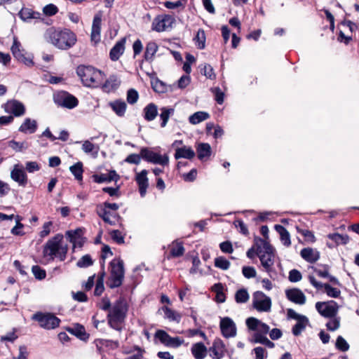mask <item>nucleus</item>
Instances as JSON below:
<instances>
[{"label":"nucleus","instance_id":"f257e3e1","mask_svg":"<svg viewBox=\"0 0 359 359\" xmlns=\"http://www.w3.org/2000/svg\"><path fill=\"white\" fill-rule=\"evenodd\" d=\"M45 39L55 48L67 50L72 48L77 41L74 32L69 29H56L53 27L46 29Z\"/></svg>","mask_w":359,"mask_h":359},{"label":"nucleus","instance_id":"f03ea898","mask_svg":"<svg viewBox=\"0 0 359 359\" xmlns=\"http://www.w3.org/2000/svg\"><path fill=\"white\" fill-rule=\"evenodd\" d=\"M64 236L57 233L47 241L43 247L42 254L43 258L48 262L57 259L64 262L67 255L68 245L63 243Z\"/></svg>","mask_w":359,"mask_h":359},{"label":"nucleus","instance_id":"7ed1b4c3","mask_svg":"<svg viewBox=\"0 0 359 359\" xmlns=\"http://www.w3.org/2000/svg\"><path fill=\"white\" fill-rule=\"evenodd\" d=\"M128 305L123 297H119L112 305L107 316L109 326L118 332L123 330L127 317Z\"/></svg>","mask_w":359,"mask_h":359},{"label":"nucleus","instance_id":"20e7f679","mask_svg":"<svg viewBox=\"0 0 359 359\" xmlns=\"http://www.w3.org/2000/svg\"><path fill=\"white\" fill-rule=\"evenodd\" d=\"M256 247L257 255L259 258L262 266L271 276L272 273L274 272L275 250L267 241L262 238L256 240Z\"/></svg>","mask_w":359,"mask_h":359},{"label":"nucleus","instance_id":"39448f33","mask_svg":"<svg viewBox=\"0 0 359 359\" xmlns=\"http://www.w3.org/2000/svg\"><path fill=\"white\" fill-rule=\"evenodd\" d=\"M76 74L87 87H98L104 79L103 72L92 66L79 65L76 68Z\"/></svg>","mask_w":359,"mask_h":359},{"label":"nucleus","instance_id":"423d86ee","mask_svg":"<svg viewBox=\"0 0 359 359\" xmlns=\"http://www.w3.org/2000/svg\"><path fill=\"white\" fill-rule=\"evenodd\" d=\"M125 276L124 262L120 257L113 259L109 263V276L107 282V286L111 288L120 287Z\"/></svg>","mask_w":359,"mask_h":359},{"label":"nucleus","instance_id":"0eeeda50","mask_svg":"<svg viewBox=\"0 0 359 359\" xmlns=\"http://www.w3.org/2000/svg\"><path fill=\"white\" fill-rule=\"evenodd\" d=\"M53 101L57 106L69 109L75 108L79 104V100L74 95L64 90L55 93Z\"/></svg>","mask_w":359,"mask_h":359},{"label":"nucleus","instance_id":"6e6552de","mask_svg":"<svg viewBox=\"0 0 359 359\" xmlns=\"http://www.w3.org/2000/svg\"><path fill=\"white\" fill-rule=\"evenodd\" d=\"M11 50L13 57L19 62L25 64L27 67L34 65L33 56L31 54L27 55L25 49L22 47L20 42L16 36L13 37V45Z\"/></svg>","mask_w":359,"mask_h":359},{"label":"nucleus","instance_id":"1a4fd4ad","mask_svg":"<svg viewBox=\"0 0 359 359\" xmlns=\"http://www.w3.org/2000/svg\"><path fill=\"white\" fill-rule=\"evenodd\" d=\"M32 319L37 321L40 326L46 330L55 329L60 325V320L50 313L37 312L33 315Z\"/></svg>","mask_w":359,"mask_h":359},{"label":"nucleus","instance_id":"9d476101","mask_svg":"<svg viewBox=\"0 0 359 359\" xmlns=\"http://www.w3.org/2000/svg\"><path fill=\"white\" fill-rule=\"evenodd\" d=\"M253 307L259 312H269L271 309V299L263 292L257 291L252 295Z\"/></svg>","mask_w":359,"mask_h":359},{"label":"nucleus","instance_id":"9b49d317","mask_svg":"<svg viewBox=\"0 0 359 359\" xmlns=\"http://www.w3.org/2000/svg\"><path fill=\"white\" fill-rule=\"evenodd\" d=\"M175 22V19L171 15H158L153 20L151 29L157 32H165L172 28Z\"/></svg>","mask_w":359,"mask_h":359},{"label":"nucleus","instance_id":"f8f14e48","mask_svg":"<svg viewBox=\"0 0 359 359\" xmlns=\"http://www.w3.org/2000/svg\"><path fill=\"white\" fill-rule=\"evenodd\" d=\"M287 315L289 318L297 320V323L292 327V332L294 336H299L309 325V320L308 318L306 316L297 313L292 309H287Z\"/></svg>","mask_w":359,"mask_h":359},{"label":"nucleus","instance_id":"ddd939ff","mask_svg":"<svg viewBox=\"0 0 359 359\" xmlns=\"http://www.w3.org/2000/svg\"><path fill=\"white\" fill-rule=\"evenodd\" d=\"M96 213L105 223L111 226H115L117 224L121 225V222L122 218L117 212L111 211L104 207L97 205Z\"/></svg>","mask_w":359,"mask_h":359},{"label":"nucleus","instance_id":"4468645a","mask_svg":"<svg viewBox=\"0 0 359 359\" xmlns=\"http://www.w3.org/2000/svg\"><path fill=\"white\" fill-rule=\"evenodd\" d=\"M141 156L144 161L154 164L165 165L168 163L167 156H161L147 147H142L141 149Z\"/></svg>","mask_w":359,"mask_h":359},{"label":"nucleus","instance_id":"2eb2a0df","mask_svg":"<svg viewBox=\"0 0 359 359\" xmlns=\"http://www.w3.org/2000/svg\"><path fill=\"white\" fill-rule=\"evenodd\" d=\"M316 309L322 316L332 318L337 315L339 306L334 301L318 302L316 304Z\"/></svg>","mask_w":359,"mask_h":359},{"label":"nucleus","instance_id":"dca6fc26","mask_svg":"<svg viewBox=\"0 0 359 359\" xmlns=\"http://www.w3.org/2000/svg\"><path fill=\"white\" fill-rule=\"evenodd\" d=\"M220 329L222 335L226 338L233 337L236 334V327L234 322L229 317L221 318Z\"/></svg>","mask_w":359,"mask_h":359},{"label":"nucleus","instance_id":"f3484780","mask_svg":"<svg viewBox=\"0 0 359 359\" xmlns=\"http://www.w3.org/2000/svg\"><path fill=\"white\" fill-rule=\"evenodd\" d=\"M155 337L166 346L174 348L180 346V337H172L164 330H157L155 333Z\"/></svg>","mask_w":359,"mask_h":359},{"label":"nucleus","instance_id":"a211bd4d","mask_svg":"<svg viewBox=\"0 0 359 359\" xmlns=\"http://www.w3.org/2000/svg\"><path fill=\"white\" fill-rule=\"evenodd\" d=\"M4 110L6 113L11 114L16 117L21 116L25 114V105L15 100L8 101L5 104Z\"/></svg>","mask_w":359,"mask_h":359},{"label":"nucleus","instance_id":"6ab92c4d","mask_svg":"<svg viewBox=\"0 0 359 359\" xmlns=\"http://www.w3.org/2000/svg\"><path fill=\"white\" fill-rule=\"evenodd\" d=\"M246 325L250 330L255 331L256 333L266 334L270 330L268 325L253 317L246 320Z\"/></svg>","mask_w":359,"mask_h":359},{"label":"nucleus","instance_id":"aec40b11","mask_svg":"<svg viewBox=\"0 0 359 359\" xmlns=\"http://www.w3.org/2000/svg\"><path fill=\"white\" fill-rule=\"evenodd\" d=\"M287 298L292 302L303 305L306 303V297L303 292L298 288H292L285 290Z\"/></svg>","mask_w":359,"mask_h":359},{"label":"nucleus","instance_id":"412c9836","mask_svg":"<svg viewBox=\"0 0 359 359\" xmlns=\"http://www.w3.org/2000/svg\"><path fill=\"white\" fill-rule=\"evenodd\" d=\"M11 179L16 182L19 186L25 187L27 184V176L22 167L15 165L11 172Z\"/></svg>","mask_w":359,"mask_h":359},{"label":"nucleus","instance_id":"4be33fe9","mask_svg":"<svg viewBox=\"0 0 359 359\" xmlns=\"http://www.w3.org/2000/svg\"><path fill=\"white\" fill-rule=\"evenodd\" d=\"M126 39L122 38L118 41L109 51V58L111 61H117L125 51Z\"/></svg>","mask_w":359,"mask_h":359},{"label":"nucleus","instance_id":"5701e85b","mask_svg":"<svg viewBox=\"0 0 359 359\" xmlns=\"http://www.w3.org/2000/svg\"><path fill=\"white\" fill-rule=\"evenodd\" d=\"M147 175V171L146 170H142L140 173L137 174L135 177V180L139 187L140 194L142 197L145 196L147 189L149 186Z\"/></svg>","mask_w":359,"mask_h":359},{"label":"nucleus","instance_id":"b1692460","mask_svg":"<svg viewBox=\"0 0 359 359\" xmlns=\"http://www.w3.org/2000/svg\"><path fill=\"white\" fill-rule=\"evenodd\" d=\"M301 257L309 263H314L320 259V252L311 248H303L300 252Z\"/></svg>","mask_w":359,"mask_h":359},{"label":"nucleus","instance_id":"393cba45","mask_svg":"<svg viewBox=\"0 0 359 359\" xmlns=\"http://www.w3.org/2000/svg\"><path fill=\"white\" fill-rule=\"evenodd\" d=\"M37 128L38 123L36 120L26 118L19 127L18 130L25 134H33Z\"/></svg>","mask_w":359,"mask_h":359},{"label":"nucleus","instance_id":"a878e982","mask_svg":"<svg viewBox=\"0 0 359 359\" xmlns=\"http://www.w3.org/2000/svg\"><path fill=\"white\" fill-rule=\"evenodd\" d=\"M196 152L199 160L207 161L212 154V149L208 143H199L196 147Z\"/></svg>","mask_w":359,"mask_h":359},{"label":"nucleus","instance_id":"bb28decb","mask_svg":"<svg viewBox=\"0 0 359 359\" xmlns=\"http://www.w3.org/2000/svg\"><path fill=\"white\" fill-rule=\"evenodd\" d=\"M109 107L119 117H123L126 111L127 104L122 100H116L109 103Z\"/></svg>","mask_w":359,"mask_h":359},{"label":"nucleus","instance_id":"cd10ccee","mask_svg":"<svg viewBox=\"0 0 359 359\" xmlns=\"http://www.w3.org/2000/svg\"><path fill=\"white\" fill-rule=\"evenodd\" d=\"M275 229L280 235L281 243L285 247H290L291 245L290 236L288 231L282 225H275Z\"/></svg>","mask_w":359,"mask_h":359},{"label":"nucleus","instance_id":"c85d7f7f","mask_svg":"<svg viewBox=\"0 0 359 359\" xmlns=\"http://www.w3.org/2000/svg\"><path fill=\"white\" fill-rule=\"evenodd\" d=\"M67 330L81 340L86 341L89 338V334L86 333L85 327L80 324H76L73 327L68 328Z\"/></svg>","mask_w":359,"mask_h":359},{"label":"nucleus","instance_id":"c756f323","mask_svg":"<svg viewBox=\"0 0 359 359\" xmlns=\"http://www.w3.org/2000/svg\"><path fill=\"white\" fill-rule=\"evenodd\" d=\"M144 118L147 121H153L158 115L157 106L154 103L148 104L144 108Z\"/></svg>","mask_w":359,"mask_h":359},{"label":"nucleus","instance_id":"7c9ffc66","mask_svg":"<svg viewBox=\"0 0 359 359\" xmlns=\"http://www.w3.org/2000/svg\"><path fill=\"white\" fill-rule=\"evenodd\" d=\"M191 353L196 359H203L207 355V348L200 342L193 345Z\"/></svg>","mask_w":359,"mask_h":359},{"label":"nucleus","instance_id":"2f4dec72","mask_svg":"<svg viewBox=\"0 0 359 359\" xmlns=\"http://www.w3.org/2000/svg\"><path fill=\"white\" fill-rule=\"evenodd\" d=\"M120 82L115 76H110L102 85V89L106 93L112 92L118 88Z\"/></svg>","mask_w":359,"mask_h":359},{"label":"nucleus","instance_id":"473e14b6","mask_svg":"<svg viewBox=\"0 0 359 359\" xmlns=\"http://www.w3.org/2000/svg\"><path fill=\"white\" fill-rule=\"evenodd\" d=\"M224 344L220 339H217L214 341L211 350L214 354V358L216 359H221L224 353Z\"/></svg>","mask_w":359,"mask_h":359},{"label":"nucleus","instance_id":"72a5a7b5","mask_svg":"<svg viewBox=\"0 0 359 359\" xmlns=\"http://www.w3.org/2000/svg\"><path fill=\"white\" fill-rule=\"evenodd\" d=\"M180 256V243L178 240L173 241L172 245L168 247V250L165 252V258L170 259L172 257Z\"/></svg>","mask_w":359,"mask_h":359},{"label":"nucleus","instance_id":"f704fd0d","mask_svg":"<svg viewBox=\"0 0 359 359\" xmlns=\"http://www.w3.org/2000/svg\"><path fill=\"white\" fill-rule=\"evenodd\" d=\"M210 118V114L205 111H197L189 117L191 124L196 125Z\"/></svg>","mask_w":359,"mask_h":359},{"label":"nucleus","instance_id":"c9c22d12","mask_svg":"<svg viewBox=\"0 0 359 359\" xmlns=\"http://www.w3.org/2000/svg\"><path fill=\"white\" fill-rule=\"evenodd\" d=\"M69 170L72 174L74 176L75 179L79 182H81L83 180V163L81 161H79L69 168Z\"/></svg>","mask_w":359,"mask_h":359},{"label":"nucleus","instance_id":"e433bc0d","mask_svg":"<svg viewBox=\"0 0 359 359\" xmlns=\"http://www.w3.org/2000/svg\"><path fill=\"white\" fill-rule=\"evenodd\" d=\"M212 291L215 295V301L218 303H223L226 300V296L224 293V287L222 283H216L212 286Z\"/></svg>","mask_w":359,"mask_h":359},{"label":"nucleus","instance_id":"4c0bfd02","mask_svg":"<svg viewBox=\"0 0 359 359\" xmlns=\"http://www.w3.org/2000/svg\"><path fill=\"white\" fill-rule=\"evenodd\" d=\"M18 15L22 20L27 21L31 19L39 18L40 13L38 12H34L32 9L28 8H22L20 11Z\"/></svg>","mask_w":359,"mask_h":359},{"label":"nucleus","instance_id":"58836bf2","mask_svg":"<svg viewBox=\"0 0 359 359\" xmlns=\"http://www.w3.org/2000/svg\"><path fill=\"white\" fill-rule=\"evenodd\" d=\"M83 234V231L81 228H78L75 230L67 231L65 233L67 238L72 243H76Z\"/></svg>","mask_w":359,"mask_h":359},{"label":"nucleus","instance_id":"ea45409f","mask_svg":"<svg viewBox=\"0 0 359 359\" xmlns=\"http://www.w3.org/2000/svg\"><path fill=\"white\" fill-rule=\"evenodd\" d=\"M158 50V46L155 42H149L145 48L144 57L147 61H151Z\"/></svg>","mask_w":359,"mask_h":359},{"label":"nucleus","instance_id":"a19ab883","mask_svg":"<svg viewBox=\"0 0 359 359\" xmlns=\"http://www.w3.org/2000/svg\"><path fill=\"white\" fill-rule=\"evenodd\" d=\"M8 145L16 152H21L29 147V144L27 142H17L13 140H10L8 142Z\"/></svg>","mask_w":359,"mask_h":359},{"label":"nucleus","instance_id":"79ce46f5","mask_svg":"<svg viewBox=\"0 0 359 359\" xmlns=\"http://www.w3.org/2000/svg\"><path fill=\"white\" fill-rule=\"evenodd\" d=\"M185 59L186 60L183 64L182 69L187 74H189L191 72V65L196 63V59L190 53L186 54Z\"/></svg>","mask_w":359,"mask_h":359},{"label":"nucleus","instance_id":"37998d69","mask_svg":"<svg viewBox=\"0 0 359 359\" xmlns=\"http://www.w3.org/2000/svg\"><path fill=\"white\" fill-rule=\"evenodd\" d=\"M195 44L199 49H203L205 46V34L203 29H199L194 37Z\"/></svg>","mask_w":359,"mask_h":359},{"label":"nucleus","instance_id":"c03bdc74","mask_svg":"<svg viewBox=\"0 0 359 359\" xmlns=\"http://www.w3.org/2000/svg\"><path fill=\"white\" fill-rule=\"evenodd\" d=\"M174 112V109L172 108L163 107L161 109L160 118L161 119V126L162 128L166 126L168 120L171 114Z\"/></svg>","mask_w":359,"mask_h":359},{"label":"nucleus","instance_id":"a18cd8bd","mask_svg":"<svg viewBox=\"0 0 359 359\" xmlns=\"http://www.w3.org/2000/svg\"><path fill=\"white\" fill-rule=\"evenodd\" d=\"M329 321L326 323L327 329L330 331H335L340 327L341 318L339 316H334L332 318H329Z\"/></svg>","mask_w":359,"mask_h":359},{"label":"nucleus","instance_id":"49530a36","mask_svg":"<svg viewBox=\"0 0 359 359\" xmlns=\"http://www.w3.org/2000/svg\"><path fill=\"white\" fill-rule=\"evenodd\" d=\"M327 237L337 245L346 244L348 241V236L347 235H341L337 233H330Z\"/></svg>","mask_w":359,"mask_h":359},{"label":"nucleus","instance_id":"de8ad7c7","mask_svg":"<svg viewBox=\"0 0 359 359\" xmlns=\"http://www.w3.org/2000/svg\"><path fill=\"white\" fill-rule=\"evenodd\" d=\"M93 264V260L90 255L82 256L76 263L79 268H87Z\"/></svg>","mask_w":359,"mask_h":359},{"label":"nucleus","instance_id":"09e8293b","mask_svg":"<svg viewBox=\"0 0 359 359\" xmlns=\"http://www.w3.org/2000/svg\"><path fill=\"white\" fill-rule=\"evenodd\" d=\"M230 265V262L224 257L220 256L215 259V266L218 269L227 270L229 269Z\"/></svg>","mask_w":359,"mask_h":359},{"label":"nucleus","instance_id":"8fccbe9b","mask_svg":"<svg viewBox=\"0 0 359 359\" xmlns=\"http://www.w3.org/2000/svg\"><path fill=\"white\" fill-rule=\"evenodd\" d=\"M323 288H324L327 295L330 297L337 298L341 294L340 290L333 287L327 283H324Z\"/></svg>","mask_w":359,"mask_h":359},{"label":"nucleus","instance_id":"3c124183","mask_svg":"<svg viewBox=\"0 0 359 359\" xmlns=\"http://www.w3.org/2000/svg\"><path fill=\"white\" fill-rule=\"evenodd\" d=\"M32 271L36 279L41 280L46 278V271L38 265H34L32 267Z\"/></svg>","mask_w":359,"mask_h":359},{"label":"nucleus","instance_id":"603ef678","mask_svg":"<svg viewBox=\"0 0 359 359\" xmlns=\"http://www.w3.org/2000/svg\"><path fill=\"white\" fill-rule=\"evenodd\" d=\"M201 73L208 79L215 80L216 79V74L214 72L212 67L209 64H205L203 69H201Z\"/></svg>","mask_w":359,"mask_h":359},{"label":"nucleus","instance_id":"864d4df0","mask_svg":"<svg viewBox=\"0 0 359 359\" xmlns=\"http://www.w3.org/2000/svg\"><path fill=\"white\" fill-rule=\"evenodd\" d=\"M151 87L155 92L158 93H164L167 88L165 83L158 79L151 81Z\"/></svg>","mask_w":359,"mask_h":359},{"label":"nucleus","instance_id":"5fc2aeb1","mask_svg":"<svg viewBox=\"0 0 359 359\" xmlns=\"http://www.w3.org/2000/svg\"><path fill=\"white\" fill-rule=\"evenodd\" d=\"M235 299L238 303H245L249 299V294L245 289H241L236 292Z\"/></svg>","mask_w":359,"mask_h":359},{"label":"nucleus","instance_id":"6e6d98bb","mask_svg":"<svg viewBox=\"0 0 359 359\" xmlns=\"http://www.w3.org/2000/svg\"><path fill=\"white\" fill-rule=\"evenodd\" d=\"M21 219H22L20 216H16V224L11 231L13 235L22 236L25 234V233L21 230L24 227V225L20 222Z\"/></svg>","mask_w":359,"mask_h":359},{"label":"nucleus","instance_id":"4d7b16f0","mask_svg":"<svg viewBox=\"0 0 359 359\" xmlns=\"http://www.w3.org/2000/svg\"><path fill=\"white\" fill-rule=\"evenodd\" d=\"M139 98V94L138 92L133 89L130 88L127 92V102L130 104H134L136 103Z\"/></svg>","mask_w":359,"mask_h":359},{"label":"nucleus","instance_id":"13d9d810","mask_svg":"<svg viewBox=\"0 0 359 359\" xmlns=\"http://www.w3.org/2000/svg\"><path fill=\"white\" fill-rule=\"evenodd\" d=\"M101 22H102V15L100 13L96 14L94 16L92 25V30L100 34L101 32Z\"/></svg>","mask_w":359,"mask_h":359},{"label":"nucleus","instance_id":"bf43d9fd","mask_svg":"<svg viewBox=\"0 0 359 359\" xmlns=\"http://www.w3.org/2000/svg\"><path fill=\"white\" fill-rule=\"evenodd\" d=\"M335 346L337 349L341 351H347L349 348L348 344L341 336L337 337Z\"/></svg>","mask_w":359,"mask_h":359},{"label":"nucleus","instance_id":"052dcab7","mask_svg":"<svg viewBox=\"0 0 359 359\" xmlns=\"http://www.w3.org/2000/svg\"><path fill=\"white\" fill-rule=\"evenodd\" d=\"M163 311L165 318L170 320H175L176 319L175 313L174 311L168 307V306L164 305L159 309L158 312Z\"/></svg>","mask_w":359,"mask_h":359},{"label":"nucleus","instance_id":"680f3d73","mask_svg":"<svg viewBox=\"0 0 359 359\" xmlns=\"http://www.w3.org/2000/svg\"><path fill=\"white\" fill-rule=\"evenodd\" d=\"M242 273L246 278H252L256 277L257 271L252 266H243L242 268Z\"/></svg>","mask_w":359,"mask_h":359},{"label":"nucleus","instance_id":"e2e57ef3","mask_svg":"<svg viewBox=\"0 0 359 359\" xmlns=\"http://www.w3.org/2000/svg\"><path fill=\"white\" fill-rule=\"evenodd\" d=\"M111 239L118 244L124 243V236L119 230H112L110 233Z\"/></svg>","mask_w":359,"mask_h":359},{"label":"nucleus","instance_id":"0e129e2a","mask_svg":"<svg viewBox=\"0 0 359 359\" xmlns=\"http://www.w3.org/2000/svg\"><path fill=\"white\" fill-rule=\"evenodd\" d=\"M43 12L47 16H53L58 12V8L55 4H49L43 7Z\"/></svg>","mask_w":359,"mask_h":359},{"label":"nucleus","instance_id":"69168bd1","mask_svg":"<svg viewBox=\"0 0 359 359\" xmlns=\"http://www.w3.org/2000/svg\"><path fill=\"white\" fill-rule=\"evenodd\" d=\"M195 156L194 151L188 147H181V158H192Z\"/></svg>","mask_w":359,"mask_h":359},{"label":"nucleus","instance_id":"338daca9","mask_svg":"<svg viewBox=\"0 0 359 359\" xmlns=\"http://www.w3.org/2000/svg\"><path fill=\"white\" fill-rule=\"evenodd\" d=\"M141 158H142L141 153L140 154H131L126 157L125 161L130 164L138 165L141 161Z\"/></svg>","mask_w":359,"mask_h":359},{"label":"nucleus","instance_id":"774afa93","mask_svg":"<svg viewBox=\"0 0 359 359\" xmlns=\"http://www.w3.org/2000/svg\"><path fill=\"white\" fill-rule=\"evenodd\" d=\"M298 232L305 238L306 241L312 243L316 241V237L312 231L307 229H302L299 230Z\"/></svg>","mask_w":359,"mask_h":359}]
</instances>
